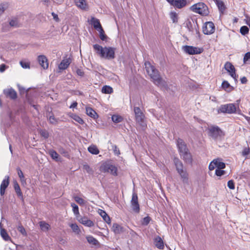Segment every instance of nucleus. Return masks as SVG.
Returning a JSON list of instances; mask_svg holds the SVG:
<instances>
[{
    "label": "nucleus",
    "mask_w": 250,
    "mask_h": 250,
    "mask_svg": "<svg viewBox=\"0 0 250 250\" xmlns=\"http://www.w3.org/2000/svg\"><path fill=\"white\" fill-rule=\"evenodd\" d=\"M86 239L89 244H91L94 245H97L98 241L96 239L93 237L92 236H88L86 237Z\"/></svg>",
    "instance_id": "40"
},
{
    "label": "nucleus",
    "mask_w": 250,
    "mask_h": 250,
    "mask_svg": "<svg viewBox=\"0 0 250 250\" xmlns=\"http://www.w3.org/2000/svg\"><path fill=\"white\" fill-rule=\"evenodd\" d=\"M77 219L79 222L85 226L88 227H92L94 225L93 222L89 219L86 216L84 217H77Z\"/></svg>",
    "instance_id": "13"
},
{
    "label": "nucleus",
    "mask_w": 250,
    "mask_h": 250,
    "mask_svg": "<svg viewBox=\"0 0 250 250\" xmlns=\"http://www.w3.org/2000/svg\"><path fill=\"white\" fill-rule=\"evenodd\" d=\"M71 62V60L70 58L63 59L59 65V68L61 70L66 69L69 66Z\"/></svg>",
    "instance_id": "17"
},
{
    "label": "nucleus",
    "mask_w": 250,
    "mask_h": 250,
    "mask_svg": "<svg viewBox=\"0 0 250 250\" xmlns=\"http://www.w3.org/2000/svg\"><path fill=\"white\" fill-rule=\"evenodd\" d=\"M100 214L106 223H107L108 224H110V218L109 216L107 215V214L105 212V211L103 210H100Z\"/></svg>",
    "instance_id": "28"
},
{
    "label": "nucleus",
    "mask_w": 250,
    "mask_h": 250,
    "mask_svg": "<svg viewBox=\"0 0 250 250\" xmlns=\"http://www.w3.org/2000/svg\"><path fill=\"white\" fill-rule=\"evenodd\" d=\"M249 59H250V52H247L244 57L243 58V62L244 63H246L247 61H248Z\"/></svg>",
    "instance_id": "55"
},
{
    "label": "nucleus",
    "mask_w": 250,
    "mask_h": 250,
    "mask_svg": "<svg viewBox=\"0 0 250 250\" xmlns=\"http://www.w3.org/2000/svg\"><path fill=\"white\" fill-rule=\"evenodd\" d=\"M76 73H77L78 75H79V76H80L81 77H83L84 75L83 71L82 70L80 69H78L76 70Z\"/></svg>",
    "instance_id": "60"
},
{
    "label": "nucleus",
    "mask_w": 250,
    "mask_h": 250,
    "mask_svg": "<svg viewBox=\"0 0 250 250\" xmlns=\"http://www.w3.org/2000/svg\"><path fill=\"white\" fill-rule=\"evenodd\" d=\"M190 9L194 12L203 16H207L209 13L207 6L203 2H199L191 6Z\"/></svg>",
    "instance_id": "3"
},
{
    "label": "nucleus",
    "mask_w": 250,
    "mask_h": 250,
    "mask_svg": "<svg viewBox=\"0 0 250 250\" xmlns=\"http://www.w3.org/2000/svg\"><path fill=\"white\" fill-rule=\"evenodd\" d=\"M70 227L74 232L76 233H79L80 229L78 226L76 224H71L70 225Z\"/></svg>",
    "instance_id": "46"
},
{
    "label": "nucleus",
    "mask_w": 250,
    "mask_h": 250,
    "mask_svg": "<svg viewBox=\"0 0 250 250\" xmlns=\"http://www.w3.org/2000/svg\"><path fill=\"white\" fill-rule=\"evenodd\" d=\"M86 113L88 116L93 119H96L98 117V115L95 111L90 107H86Z\"/></svg>",
    "instance_id": "23"
},
{
    "label": "nucleus",
    "mask_w": 250,
    "mask_h": 250,
    "mask_svg": "<svg viewBox=\"0 0 250 250\" xmlns=\"http://www.w3.org/2000/svg\"><path fill=\"white\" fill-rule=\"evenodd\" d=\"M6 9V5L4 4H0V16L4 12Z\"/></svg>",
    "instance_id": "58"
},
{
    "label": "nucleus",
    "mask_w": 250,
    "mask_h": 250,
    "mask_svg": "<svg viewBox=\"0 0 250 250\" xmlns=\"http://www.w3.org/2000/svg\"><path fill=\"white\" fill-rule=\"evenodd\" d=\"M6 67H7V66L5 64H0V72H3L5 70Z\"/></svg>",
    "instance_id": "61"
},
{
    "label": "nucleus",
    "mask_w": 250,
    "mask_h": 250,
    "mask_svg": "<svg viewBox=\"0 0 250 250\" xmlns=\"http://www.w3.org/2000/svg\"><path fill=\"white\" fill-rule=\"evenodd\" d=\"M215 160L217 161L216 163L217 169H224L225 168L226 165L224 163L221 162L219 159H216Z\"/></svg>",
    "instance_id": "38"
},
{
    "label": "nucleus",
    "mask_w": 250,
    "mask_h": 250,
    "mask_svg": "<svg viewBox=\"0 0 250 250\" xmlns=\"http://www.w3.org/2000/svg\"><path fill=\"white\" fill-rule=\"evenodd\" d=\"M40 132L41 136L42 137H43L44 138L47 139L48 138L49 133L47 130H46L45 129L41 130Z\"/></svg>",
    "instance_id": "50"
},
{
    "label": "nucleus",
    "mask_w": 250,
    "mask_h": 250,
    "mask_svg": "<svg viewBox=\"0 0 250 250\" xmlns=\"http://www.w3.org/2000/svg\"><path fill=\"white\" fill-rule=\"evenodd\" d=\"M71 206L72 207V210L74 214L77 217L78 215H79V207L78 206L75 204V203H71Z\"/></svg>",
    "instance_id": "41"
},
{
    "label": "nucleus",
    "mask_w": 250,
    "mask_h": 250,
    "mask_svg": "<svg viewBox=\"0 0 250 250\" xmlns=\"http://www.w3.org/2000/svg\"><path fill=\"white\" fill-rule=\"evenodd\" d=\"M74 200L78 204L81 206L84 205L86 203V202L83 198L79 196H75Z\"/></svg>",
    "instance_id": "43"
},
{
    "label": "nucleus",
    "mask_w": 250,
    "mask_h": 250,
    "mask_svg": "<svg viewBox=\"0 0 250 250\" xmlns=\"http://www.w3.org/2000/svg\"><path fill=\"white\" fill-rule=\"evenodd\" d=\"M49 123L53 125H56L58 122V119H56L53 115H50L48 118Z\"/></svg>",
    "instance_id": "45"
},
{
    "label": "nucleus",
    "mask_w": 250,
    "mask_h": 250,
    "mask_svg": "<svg viewBox=\"0 0 250 250\" xmlns=\"http://www.w3.org/2000/svg\"><path fill=\"white\" fill-rule=\"evenodd\" d=\"M4 93L7 96L10 97L11 99H16L17 97L16 92L13 88L5 89L4 90Z\"/></svg>",
    "instance_id": "20"
},
{
    "label": "nucleus",
    "mask_w": 250,
    "mask_h": 250,
    "mask_svg": "<svg viewBox=\"0 0 250 250\" xmlns=\"http://www.w3.org/2000/svg\"><path fill=\"white\" fill-rule=\"evenodd\" d=\"M14 188L18 196L19 197H22V194L21 191L20 186L16 181L14 183Z\"/></svg>",
    "instance_id": "34"
},
{
    "label": "nucleus",
    "mask_w": 250,
    "mask_h": 250,
    "mask_svg": "<svg viewBox=\"0 0 250 250\" xmlns=\"http://www.w3.org/2000/svg\"><path fill=\"white\" fill-rule=\"evenodd\" d=\"M237 110H240L238 105H236L234 104H228L222 105L218 110V112L232 114L236 113Z\"/></svg>",
    "instance_id": "5"
},
{
    "label": "nucleus",
    "mask_w": 250,
    "mask_h": 250,
    "mask_svg": "<svg viewBox=\"0 0 250 250\" xmlns=\"http://www.w3.org/2000/svg\"><path fill=\"white\" fill-rule=\"evenodd\" d=\"M70 117L81 125H83L84 123L83 120L79 116L76 114H72L70 115Z\"/></svg>",
    "instance_id": "31"
},
{
    "label": "nucleus",
    "mask_w": 250,
    "mask_h": 250,
    "mask_svg": "<svg viewBox=\"0 0 250 250\" xmlns=\"http://www.w3.org/2000/svg\"><path fill=\"white\" fill-rule=\"evenodd\" d=\"M0 235L1 237L6 241H9L11 240V238L9 235L8 234L6 230L3 228L0 229Z\"/></svg>",
    "instance_id": "29"
},
{
    "label": "nucleus",
    "mask_w": 250,
    "mask_h": 250,
    "mask_svg": "<svg viewBox=\"0 0 250 250\" xmlns=\"http://www.w3.org/2000/svg\"><path fill=\"white\" fill-rule=\"evenodd\" d=\"M188 26V30L190 32H193L194 31H195V33L199 35V31L196 28V27H195V29L194 30H193V28L191 26V27H189V25H187Z\"/></svg>",
    "instance_id": "57"
},
{
    "label": "nucleus",
    "mask_w": 250,
    "mask_h": 250,
    "mask_svg": "<svg viewBox=\"0 0 250 250\" xmlns=\"http://www.w3.org/2000/svg\"><path fill=\"white\" fill-rule=\"evenodd\" d=\"M134 112L135 115L136 122L142 126H145V115L139 107H134Z\"/></svg>",
    "instance_id": "6"
},
{
    "label": "nucleus",
    "mask_w": 250,
    "mask_h": 250,
    "mask_svg": "<svg viewBox=\"0 0 250 250\" xmlns=\"http://www.w3.org/2000/svg\"><path fill=\"white\" fill-rule=\"evenodd\" d=\"M91 23L93 26V27L97 31L103 28L100 21L94 17L91 19Z\"/></svg>",
    "instance_id": "21"
},
{
    "label": "nucleus",
    "mask_w": 250,
    "mask_h": 250,
    "mask_svg": "<svg viewBox=\"0 0 250 250\" xmlns=\"http://www.w3.org/2000/svg\"><path fill=\"white\" fill-rule=\"evenodd\" d=\"M18 230L23 235H26V231L24 229V228H23V227L21 225H20L18 226Z\"/></svg>",
    "instance_id": "53"
},
{
    "label": "nucleus",
    "mask_w": 250,
    "mask_h": 250,
    "mask_svg": "<svg viewBox=\"0 0 250 250\" xmlns=\"http://www.w3.org/2000/svg\"><path fill=\"white\" fill-rule=\"evenodd\" d=\"M150 220L151 219L149 217H145L142 220V224L144 226H146L149 223Z\"/></svg>",
    "instance_id": "49"
},
{
    "label": "nucleus",
    "mask_w": 250,
    "mask_h": 250,
    "mask_svg": "<svg viewBox=\"0 0 250 250\" xmlns=\"http://www.w3.org/2000/svg\"><path fill=\"white\" fill-rule=\"evenodd\" d=\"M174 163L175 165L176 170H177L178 173L184 170L183 163L179 159L175 158L174 159Z\"/></svg>",
    "instance_id": "25"
},
{
    "label": "nucleus",
    "mask_w": 250,
    "mask_h": 250,
    "mask_svg": "<svg viewBox=\"0 0 250 250\" xmlns=\"http://www.w3.org/2000/svg\"><path fill=\"white\" fill-rule=\"evenodd\" d=\"M177 146L178 148L180 155L188 150L186 144L181 139L179 138L177 139Z\"/></svg>",
    "instance_id": "12"
},
{
    "label": "nucleus",
    "mask_w": 250,
    "mask_h": 250,
    "mask_svg": "<svg viewBox=\"0 0 250 250\" xmlns=\"http://www.w3.org/2000/svg\"><path fill=\"white\" fill-rule=\"evenodd\" d=\"M224 68L235 81H236L238 76L236 74L234 66L230 62H228L225 64Z\"/></svg>",
    "instance_id": "7"
},
{
    "label": "nucleus",
    "mask_w": 250,
    "mask_h": 250,
    "mask_svg": "<svg viewBox=\"0 0 250 250\" xmlns=\"http://www.w3.org/2000/svg\"><path fill=\"white\" fill-rule=\"evenodd\" d=\"M155 246L157 248L160 249H163L164 248V243L160 237L158 236L155 238Z\"/></svg>",
    "instance_id": "27"
},
{
    "label": "nucleus",
    "mask_w": 250,
    "mask_h": 250,
    "mask_svg": "<svg viewBox=\"0 0 250 250\" xmlns=\"http://www.w3.org/2000/svg\"><path fill=\"white\" fill-rule=\"evenodd\" d=\"M222 87L225 90L230 91L232 89V87L227 81H224L222 83Z\"/></svg>",
    "instance_id": "33"
},
{
    "label": "nucleus",
    "mask_w": 250,
    "mask_h": 250,
    "mask_svg": "<svg viewBox=\"0 0 250 250\" xmlns=\"http://www.w3.org/2000/svg\"><path fill=\"white\" fill-rule=\"evenodd\" d=\"M250 153V148L249 147H245L244 148L242 151V155L246 156L249 155Z\"/></svg>",
    "instance_id": "56"
},
{
    "label": "nucleus",
    "mask_w": 250,
    "mask_h": 250,
    "mask_svg": "<svg viewBox=\"0 0 250 250\" xmlns=\"http://www.w3.org/2000/svg\"><path fill=\"white\" fill-rule=\"evenodd\" d=\"M225 173V171L222 169H216L215 174L218 176H221L223 175Z\"/></svg>",
    "instance_id": "54"
},
{
    "label": "nucleus",
    "mask_w": 250,
    "mask_h": 250,
    "mask_svg": "<svg viewBox=\"0 0 250 250\" xmlns=\"http://www.w3.org/2000/svg\"><path fill=\"white\" fill-rule=\"evenodd\" d=\"M184 51L190 55L198 54L201 53V50L198 47L186 45L183 47Z\"/></svg>",
    "instance_id": "9"
},
{
    "label": "nucleus",
    "mask_w": 250,
    "mask_h": 250,
    "mask_svg": "<svg viewBox=\"0 0 250 250\" xmlns=\"http://www.w3.org/2000/svg\"><path fill=\"white\" fill-rule=\"evenodd\" d=\"M179 175H180L183 182L185 184L188 183V174L186 170H183L179 172H178Z\"/></svg>",
    "instance_id": "26"
},
{
    "label": "nucleus",
    "mask_w": 250,
    "mask_h": 250,
    "mask_svg": "<svg viewBox=\"0 0 250 250\" xmlns=\"http://www.w3.org/2000/svg\"><path fill=\"white\" fill-rule=\"evenodd\" d=\"M98 31L99 32V37L100 39L103 41L107 42L108 37L105 34L103 28L98 30Z\"/></svg>",
    "instance_id": "32"
},
{
    "label": "nucleus",
    "mask_w": 250,
    "mask_h": 250,
    "mask_svg": "<svg viewBox=\"0 0 250 250\" xmlns=\"http://www.w3.org/2000/svg\"><path fill=\"white\" fill-rule=\"evenodd\" d=\"M102 91L103 93L111 94L113 92V89L110 86L104 85L103 87Z\"/></svg>",
    "instance_id": "36"
},
{
    "label": "nucleus",
    "mask_w": 250,
    "mask_h": 250,
    "mask_svg": "<svg viewBox=\"0 0 250 250\" xmlns=\"http://www.w3.org/2000/svg\"><path fill=\"white\" fill-rule=\"evenodd\" d=\"M17 172L19 177H20L21 182H25L24 176L20 168H17Z\"/></svg>",
    "instance_id": "47"
},
{
    "label": "nucleus",
    "mask_w": 250,
    "mask_h": 250,
    "mask_svg": "<svg viewBox=\"0 0 250 250\" xmlns=\"http://www.w3.org/2000/svg\"><path fill=\"white\" fill-rule=\"evenodd\" d=\"M52 16L53 17L54 20L56 21H59V19L58 18V15L54 12L52 13Z\"/></svg>",
    "instance_id": "62"
},
{
    "label": "nucleus",
    "mask_w": 250,
    "mask_h": 250,
    "mask_svg": "<svg viewBox=\"0 0 250 250\" xmlns=\"http://www.w3.org/2000/svg\"><path fill=\"white\" fill-rule=\"evenodd\" d=\"M208 134L214 140L220 139L224 136V133L217 126H210L208 127Z\"/></svg>",
    "instance_id": "4"
},
{
    "label": "nucleus",
    "mask_w": 250,
    "mask_h": 250,
    "mask_svg": "<svg viewBox=\"0 0 250 250\" xmlns=\"http://www.w3.org/2000/svg\"><path fill=\"white\" fill-rule=\"evenodd\" d=\"M93 47L96 51L97 53L102 58L110 60L115 58V48L106 46L103 47L98 44H94Z\"/></svg>",
    "instance_id": "2"
},
{
    "label": "nucleus",
    "mask_w": 250,
    "mask_h": 250,
    "mask_svg": "<svg viewBox=\"0 0 250 250\" xmlns=\"http://www.w3.org/2000/svg\"><path fill=\"white\" fill-rule=\"evenodd\" d=\"M131 204L133 210L136 212H138L140 210V207L138 201L137 194L135 192L132 194Z\"/></svg>",
    "instance_id": "10"
},
{
    "label": "nucleus",
    "mask_w": 250,
    "mask_h": 250,
    "mask_svg": "<svg viewBox=\"0 0 250 250\" xmlns=\"http://www.w3.org/2000/svg\"><path fill=\"white\" fill-rule=\"evenodd\" d=\"M249 29L247 26H243L240 29V32L242 35H246L249 33Z\"/></svg>",
    "instance_id": "42"
},
{
    "label": "nucleus",
    "mask_w": 250,
    "mask_h": 250,
    "mask_svg": "<svg viewBox=\"0 0 250 250\" xmlns=\"http://www.w3.org/2000/svg\"><path fill=\"white\" fill-rule=\"evenodd\" d=\"M181 158L188 164H191L192 162V156L189 150L180 154Z\"/></svg>",
    "instance_id": "18"
},
{
    "label": "nucleus",
    "mask_w": 250,
    "mask_h": 250,
    "mask_svg": "<svg viewBox=\"0 0 250 250\" xmlns=\"http://www.w3.org/2000/svg\"><path fill=\"white\" fill-rule=\"evenodd\" d=\"M88 151L92 154H98L99 153V150L96 146L91 145L88 147Z\"/></svg>",
    "instance_id": "30"
},
{
    "label": "nucleus",
    "mask_w": 250,
    "mask_h": 250,
    "mask_svg": "<svg viewBox=\"0 0 250 250\" xmlns=\"http://www.w3.org/2000/svg\"><path fill=\"white\" fill-rule=\"evenodd\" d=\"M40 226L41 229L43 231H46L48 230L50 227V226L48 224L43 221H41L40 222Z\"/></svg>",
    "instance_id": "37"
},
{
    "label": "nucleus",
    "mask_w": 250,
    "mask_h": 250,
    "mask_svg": "<svg viewBox=\"0 0 250 250\" xmlns=\"http://www.w3.org/2000/svg\"><path fill=\"white\" fill-rule=\"evenodd\" d=\"M240 81H241V83L242 84H245L247 82V79L246 77H243L242 78H241L240 79Z\"/></svg>",
    "instance_id": "64"
},
{
    "label": "nucleus",
    "mask_w": 250,
    "mask_h": 250,
    "mask_svg": "<svg viewBox=\"0 0 250 250\" xmlns=\"http://www.w3.org/2000/svg\"><path fill=\"white\" fill-rule=\"evenodd\" d=\"M145 65L147 73L152 79L154 83L161 88H166L167 83L160 76L158 70L149 62H146Z\"/></svg>",
    "instance_id": "1"
},
{
    "label": "nucleus",
    "mask_w": 250,
    "mask_h": 250,
    "mask_svg": "<svg viewBox=\"0 0 250 250\" xmlns=\"http://www.w3.org/2000/svg\"><path fill=\"white\" fill-rule=\"evenodd\" d=\"M74 2L79 8L83 10L88 9V5L85 0H74Z\"/></svg>",
    "instance_id": "16"
},
{
    "label": "nucleus",
    "mask_w": 250,
    "mask_h": 250,
    "mask_svg": "<svg viewBox=\"0 0 250 250\" xmlns=\"http://www.w3.org/2000/svg\"><path fill=\"white\" fill-rule=\"evenodd\" d=\"M21 66L24 69L30 68V63L23 61H21L20 62Z\"/></svg>",
    "instance_id": "48"
},
{
    "label": "nucleus",
    "mask_w": 250,
    "mask_h": 250,
    "mask_svg": "<svg viewBox=\"0 0 250 250\" xmlns=\"http://www.w3.org/2000/svg\"><path fill=\"white\" fill-rule=\"evenodd\" d=\"M112 121L115 123H119L122 122L123 118V117L119 115H113L111 117Z\"/></svg>",
    "instance_id": "35"
},
{
    "label": "nucleus",
    "mask_w": 250,
    "mask_h": 250,
    "mask_svg": "<svg viewBox=\"0 0 250 250\" xmlns=\"http://www.w3.org/2000/svg\"><path fill=\"white\" fill-rule=\"evenodd\" d=\"M217 5L218 8L221 13H223L226 9L224 2L221 0H213Z\"/></svg>",
    "instance_id": "24"
},
{
    "label": "nucleus",
    "mask_w": 250,
    "mask_h": 250,
    "mask_svg": "<svg viewBox=\"0 0 250 250\" xmlns=\"http://www.w3.org/2000/svg\"><path fill=\"white\" fill-rule=\"evenodd\" d=\"M9 24L11 26H16L17 25V21L16 20H12L9 22Z\"/></svg>",
    "instance_id": "59"
},
{
    "label": "nucleus",
    "mask_w": 250,
    "mask_h": 250,
    "mask_svg": "<svg viewBox=\"0 0 250 250\" xmlns=\"http://www.w3.org/2000/svg\"><path fill=\"white\" fill-rule=\"evenodd\" d=\"M216 162L217 161H216L215 159H214L210 163L208 166V168L210 170H212L215 168V167H216Z\"/></svg>",
    "instance_id": "52"
},
{
    "label": "nucleus",
    "mask_w": 250,
    "mask_h": 250,
    "mask_svg": "<svg viewBox=\"0 0 250 250\" xmlns=\"http://www.w3.org/2000/svg\"><path fill=\"white\" fill-rule=\"evenodd\" d=\"M112 230L115 234H120L124 231V228L117 223L113 224Z\"/></svg>",
    "instance_id": "22"
},
{
    "label": "nucleus",
    "mask_w": 250,
    "mask_h": 250,
    "mask_svg": "<svg viewBox=\"0 0 250 250\" xmlns=\"http://www.w3.org/2000/svg\"><path fill=\"white\" fill-rule=\"evenodd\" d=\"M9 184V177L6 176L5 178L2 180L0 187V194L1 196H3L5 191L6 188H7Z\"/></svg>",
    "instance_id": "14"
},
{
    "label": "nucleus",
    "mask_w": 250,
    "mask_h": 250,
    "mask_svg": "<svg viewBox=\"0 0 250 250\" xmlns=\"http://www.w3.org/2000/svg\"><path fill=\"white\" fill-rule=\"evenodd\" d=\"M170 4L177 8H182L187 4V0H173Z\"/></svg>",
    "instance_id": "19"
},
{
    "label": "nucleus",
    "mask_w": 250,
    "mask_h": 250,
    "mask_svg": "<svg viewBox=\"0 0 250 250\" xmlns=\"http://www.w3.org/2000/svg\"><path fill=\"white\" fill-rule=\"evenodd\" d=\"M49 154L53 159L56 161H58L59 154L56 151L53 149L50 150L49 151Z\"/></svg>",
    "instance_id": "39"
},
{
    "label": "nucleus",
    "mask_w": 250,
    "mask_h": 250,
    "mask_svg": "<svg viewBox=\"0 0 250 250\" xmlns=\"http://www.w3.org/2000/svg\"><path fill=\"white\" fill-rule=\"evenodd\" d=\"M228 187L230 189H234L235 188L234 182L233 180H230L228 182Z\"/></svg>",
    "instance_id": "51"
},
{
    "label": "nucleus",
    "mask_w": 250,
    "mask_h": 250,
    "mask_svg": "<svg viewBox=\"0 0 250 250\" xmlns=\"http://www.w3.org/2000/svg\"><path fill=\"white\" fill-rule=\"evenodd\" d=\"M38 61L43 69H47L48 63L47 58L44 55H40L38 57Z\"/></svg>",
    "instance_id": "15"
},
{
    "label": "nucleus",
    "mask_w": 250,
    "mask_h": 250,
    "mask_svg": "<svg viewBox=\"0 0 250 250\" xmlns=\"http://www.w3.org/2000/svg\"><path fill=\"white\" fill-rule=\"evenodd\" d=\"M102 168L103 171L104 172H108L113 175H117V167L110 164H106L104 165Z\"/></svg>",
    "instance_id": "11"
},
{
    "label": "nucleus",
    "mask_w": 250,
    "mask_h": 250,
    "mask_svg": "<svg viewBox=\"0 0 250 250\" xmlns=\"http://www.w3.org/2000/svg\"><path fill=\"white\" fill-rule=\"evenodd\" d=\"M246 19L245 20V22L250 27V17L246 16Z\"/></svg>",
    "instance_id": "63"
},
{
    "label": "nucleus",
    "mask_w": 250,
    "mask_h": 250,
    "mask_svg": "<svg viewBox=\"0 0 250 250\" xmlns=\"http://www.w3.org/2000/svg\"><path fill=\"white\" fill-rule=\"evenodd\" d=\"M215 31V26L211 21H208L205 23L203 27V32L206 35L212 34Z\"/></svg>",
    "instance_id": "8"
},
{
    "label": "nucleus",
    "mask_w": 250,
    "mask_h": 250,
    "mask_svg": "<svg viewBox=\"0 0 250 250\" xmlns=\"http://www.w3.org/2000/svg\"><path fill=\"white\" fill-rule=\"evenodd\" d=\"M170 17L173 22L175 23L178 21V15L175 12H171L170 13Z\"/></svg>",
    "instance_id": "44"
}]
</instances>
